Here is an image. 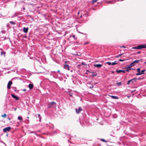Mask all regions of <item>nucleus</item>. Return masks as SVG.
<instances>
[{
  "instance_id": "nucleus-6",
  "label": "nucleus",
  "mask_w": 146,
  "mask_h": 146,
  "mask_svg": "<svg viewBox=\"0 0 146 146\" xmlns=\"http://www.w3.org/2000/svg\"><path fill=\"white\" fill-rule=\"evenodd\" d=\"M29 28L28 27L26 28L24 27L23 28V31L25 33H27L28 31Z\"/></svg>"
},
{
  "instance_id": "nucleus-53",
  "label": "nucleus",
  "mask_w": 146,
  "mask_h": 146,
  "mask_svg": "<svg viewBox=\"0 0 146 146\" xmlns=\"http://www.w3.org/2000/svg\"><path fill=\"white\" fill-rule=\"evenodd\" d=\"M73 37L74 38L75 37V36L74 35H73Z\"/></svg>"
},
{
  "instance_id": "nucleus-15",
  "label": "nucleus",
  "mask_w": 146,
  "mask_h": 146,
  "mask_svg": "<svg viewBox=\"0 0 146 146\" xmlns=\"http://www.w3.org/2000/svg\"><path fill=\"white\" fill-rule=\"evenodd\" d=\"M142 60L141 59V60H136L134 61L133 62V63L134 64H135V63H137L139 61H140L141 60Z\"/></svg>"
},
{
  "instance_id": "nucleus-51",
  "label": "nucleus",
  "mask_w": 146,
  "mask_h": 146,
  "mask_svg": "<svg viewBox=\"0 0 146 146\" xmlns=\"http://www.w3.org/2000/svg\"><path fill=\"white\" fill-rule=\"evenodd\" d=\"M57 72H60V70H58V71H57Z\"/></svg>"
},
{
  "instance_id": "nucleus-18",
  "label": "nucleus",
  "mask_w": 146,
  "mask_h": 146,
  "mask_svg": "<svg viewBox=\"0 0 146 146\" xmlns=\"http://www.w3.org/2000/svg\"><path fill=\"white\" fill-rule=\"evenodd\" d=\"M117 64V62L116 61H115V62H112V63H111V65H114L115 64Z\"/></svg>"
},
{
  "instance_id": "nucleus-23",
  "label": "nucleus",
  "mask_w": 146,
  "mask_h": 146,
  "mask_svg": "<svg viewBox=\"0 0 146 146\" xmlns=\"http://www.w3.org/2000/svg\"><path fill=\"white\" fill-rule=\"evenodd\" d=\"M139 46H137L133 47L132 48H133V49H139Z\"/></svg>"
},
{
  "instance_id": "nucleus-45",
  "label": "nucleus",
  "mask_w": 146,
  "mask_h": 146,
  "mask_svg": "<svg viewBox=\"0 0 146 146\" xmlns=\"http://www.w3.org/2000/svg\"><path fill=\"white\" fill-rule=\"evenodd\" d=\"M26 89H23V91H26Z\"/></svg>"
},
{
  "instance_id": "nucleus-8",
  "label": "nucleus",
  "mask_w": 146,
  "mask_h": 146,
  "mask_svg": "<svg viewBox=\"0 0 146 146\" xmlns=\"http://www.w3.org/2000/svg\"><path fill=\"white\" fill-rule=\"evenodd\" d=\"M94 66L95 67L99 68L101 67L102 66V65L101 64H98L94 65Z\"/></svg>"
},
{
  "instance_id": "nucleus-57",
  "label": "nucleus",
  "mask_w": 146,
  "mask_h": 146,
  "mask_svg": "<svg viewBox=\"0 0 146 146\" xmlns=\"http://www.w3.org/2000/svg\"><path fill=\"white\" fill-rule=\"evenodd\" d=\"M38 132H40V131H38Z\"/></svg>"
},
{
  "instance_id": "nucleus-56",
  "label": "nucleus",
  "mask_w": 146,
  "mask_h": 146,
  "mask_svg": "<svg viewBox=\"0 0 146 146\" xmlns=\"http://www.w3.org/2000/svg\"><path fill=\"white\" fill-rule=\"evenodd\" d=\"M6 135H7V136H8V134H7Z\"/></svg>"
},
{
  "instance_id": "nucleus-48",
  "label": "nucleus",
  "mask_w": 146,
  "mask_h": 146,
  "mask_svg": "<svg viewBox=\"0 0 146 146\" xmlns=\"http://www.w3.org/2000/svg\"><path fill=\"white\" fill-rule=\"evenodd\" d=\"M131 70H135V69L131 68Z\"/></svg>"
},
{
  "instance_id": "nucleus-19",
  "label": "nucleus",
  "mask_w": 146,
  "mask_h": 146,
  "mask_svg": "<svg viewBox=\"0 0 146 146\" xmlns=\"http://www.w3.org/2000/svg\"><path fill=\"white\" fill-rule=\"evenodd\" d=\"M10 23L11 24H12V25H15L16 24L15 22H14L12 21H10Z\"/></svg>"
},
{
  "instance_id": "nucleus-40",
  "label": "nucleus",
  "mask_w": 146,
  "mask_h": 146,
  "mask_svg": "<svg viewBox=\"0 0 146 146\" xmlns=\"http://www.w3.org/2000/svg\"><path fill=\"white\" fill-rule=\"evenodd\" d=\"M108 3H111V1H108L107 2Z\"/></svg>"
},
{
  "instance_id": "nucleus-4",
  "label": "nucleus",
  "mask_w": 146,
  "mask_h": 146,
  "mask_svg": "<svg viewBox=\"0 0 146 146\" xmlns=\"http://www.w3.org/2000/svg\"><path fill=\"white\" fill-rule=\"evenodd\" d=\"M12 84V81H10L9 82L7 86V87L8 89H10V88Z\"/></svg>"
},
{
  "instance_id": "nucleus-24",
  "label": "nucleus",
  "mask_w": 146,
  "mask_h": 146,
  "mask_svg": "<svg viewBox=\"0 0 146 146\" xmlns=\"http://www.w3.org/2000/svg\"><path fill=\"white\" fill-rule=\"evenodd\" d=\"M117 84L118 86H121V82H117Z\"/></svg>"
},
{
  "instance_id": "nucleus-34",
  "label": "nucleus",
  "mask_w": 146,
  "mask_h": 146,
  "mask_svg": "<svg viewBox=\"0 0 146 146\" xmlns=\"http://www.w3.org/2000/svg\"><path fill=\"white\" fill-rule=\"evenodd\" d=\"M85 65V63L83 62H82V65Z\"/></svg>"
},
{
  "instance_id": "nucleus-49",
  "label": "nucleus",
  "mask_w": 146,
  "mask_h": 146,
  "mask_svg": "<svg viewBox=\"0 0 146 146\" xmlns=\"http://www.w3.org/2000/svg\"><path fill=\"white\" fill-rule=\"evenodd\" d=\"M70 96H72V95L71 94H70Z\"/></svg>"
},
{
  "instance_id": "nucleus-33",
  "label": "nucleus",
  "mask_w": 146,
  "mask_h": 146,
  "mask_svg": "<svg viewBox=\"0 0 146 146\" xmlns=\"http://www.w3.org/2000/svg\"><path fill=\"white\" fill-rule=\"evenodd\" d=\"M101 140L102 141H103L105 142H106V141L105 140H104V139H101Z\"/></svg>"
},
{
  "instance_id": "nucleus-11",
  "label": "nucleus",
  "mask_w": 146,
  "mask_h": 146,
  "mask_svg": "<svg viewBox=\"0 0 146 146\" xmlns=\"http://www.w3.org/2000/svg\"><path fill=\"white\" fill-rule=\"evenodd\" d=\"M125 69H126V71L128 72L131 69V68L129 66H128V67H127L126 68H125Z\"/></svg>"
},
{
  "instance_id": "nucleus-25",
  "label": "nucleus",
  "mask_w": 146,
  "mask_h": 146,
  "mask_svg": "<svg viewBox=\"0 0 146 146\" xmlns=\"http://www.w3.org/2000/svg\"><path fill=\"white\" fill-rule=\"evenodd\" d=\"M38 118H39V121H41V117H40V115L39 114H38Z\"/></svg>"
},
{
  "instance_id": "nucleus-21",
  "label": "nucleus",
  "mask_w": 146,
  "mask_h": 146,
  "mask_svg": "<svg viewBox=\"0 0 146 146\" xmlns=\"http://www.w3.org/2000/svg\"><path fill=\"white\" fill-rule=\"evenodd\" d=\"M17 119H18L21 120V121L22 120V118L20 116H18V117Z\"/></svg>"
},
{
  "instance_id": "nucleus-58",
  "label": "nucleus",
  "mask_w": 146,
  "mask_h": 146,
  "mask_svg": "<svg viewBox=\"0 0 146 146\" xmlns=\"http://www.w3.org/2000/svg\"><path fill=\"white\" fill-rule=\"evenodd\" d=\"M16 110V108H15V110Z\"/></svg>"
},
{
  "instance_id": "nucleus-12",
  "label": "nucleus",
  "mask_w": 146,
  "mask_h": 146,
  "mask_svg": "<svg viewBox=\"0 0 146 146\" xmlns=\"http://www.w3.org/2000/svg\"><path fill=\"white\" fill-rule=\"evenodd\" d=\"M136 79L137 78H135L131 80H130L128 81L127 84L129 85V84L131 82V81H133V80H136Z\"/></svg>"
},
{
  "instance_id": "nucleus-9",
  "label": "nucleus",
  "mask_w": 146,
  "mask_h": 146,
  "mask_svg": "<svg viewBox=\"0 0 146 146\" xmlns=\"http://www.w3.org/2000/svg\"><path fill=\"white\" fill-rule=\"evenodd\" d=\"M64 68L66 69H67L68 70H70L69 66L68 65L65 64L64 65Z\"/></svg>"
},
{
  "instance_id": "nucleus-17",
  "label": "nucleus",
  "mask_w": 146,
  "mask_h": 146,
  "mask_svg": "<svg viewBox=\"0 0 146 146\" xmlns=\"http://www.w3.org/2000/svg\"><path fill=\"white\" fill-rule=\"evenodd\" d=\"M48 108H50L51 107H53L52 106V104H51V103L50 102L49 103L48 105Z\"/></svg>"
},
{
  "instance_id": "nucleus-52",
  "label": "nucleus",
  "mask_w": 146,
  "mask_h": 146,
  "mask_svg": "<svg viewBox=\"0 0 146 146\" xmlns=\"http://www.w3.org/2000/svg\"><path fill=\"white\" fill-rule=\"evenodd\" d=\"M111 72H112V73H114V72L113 71H111Z\"/></svg>"
},
{
  "instance_id": "nucleus-3",
  "label": "nucleus",
  "mask_w": 146,
  "mask_h": 146,
  "mask_svg": "<svg viewBox=\"0 0 146 146\" xmlns=\"http://www.w3.org/2000/svg\"><path fill=\"white\" fill-rule=\"evenodd\" d=\"M82 110V109L81 107H79L78 109L77 108L76 109V112L77 113H79Z\"/></svg>"
},
{
  "instance_id": "nucleus-37",
  "label": "nucleus",
  "mask_w": 146,
  "mask_h": 146,
  "mask_svg": "<svg viewBox=\"0 0 146 146\" xmlns=\"http://www.w3.org/2000/svg\"><path fill=\"white\" fill-rule=\"evenodd\" d=\"M114 118H115L117 117V115L116 114H115L114 115Z\"/></svg>"
},
{
  "instance_id": "nucleus-5",
  "label": "nucleus",
  "mask_w": 146,
  "mask_h": 146,
  "mask_svg": "<svg viewBox=\"0 0 146 146\" xmlns=\"http://www.w3.org/2000/svg\"><path fill=\"white\" fill-rule=\"evenodd\" d=\"M139 49H141L143 48H146V45L145 44H143L142 45H139Z\"/></svg>"
},
{
  "instance_id": "nucleus-59",
  "label": "nucleus",
  "mask_w": 146,
  "mask_h": 146,
  "mask_svg": "<svg viewBox=\"0 0 146 146\" xmlns=\"http://www.w3.org/2000/svg\"><path fill=\"white\" fill-rule=\"evenodd\" d=\"M145 63H146V62H145Z\"/></svg>"
},
{
  "instance_id": "nucleus-32",
  "label": "nucleus",
  "mask_w": 146,
  "mask_h": 146,
  "mask_svg": "<svg viewBox=\"0 0 146 146\" xmlns=\"http://www.w3.org/2000/svg\"><path fill=\"white\" fill-rule=\"evenodd\" d=\"M97 74H93V75H92V76L93 77H94V76H97Z\"/></svg>"
},
{
  "instance_id": "nucleus-47",
  "label": "nucleus",
  "mask_w": 146,
  "mask_h": 146,
  "mask_svg": "<svg viewBox=\"0 0 146 146\" xmlns=\"http://www.w3.org/2000/svg\"><path fill=\"white\" fill-rule=\"evenodd\" d=\"M8 119L9 120H11V119L10 118H8Z\"/></svg>"
},
{
  "instance_id": "nucleus-1",
  "label": "nucleus",
  "mask_w": 146,
  "mask_h": 146,
  "mask_svg": "<svg viewBox=\"0 0 146 146\" xmlns=\"http://www.w3.org/2000/svg\"><path fill=\"white\" fill-rule=\"evenodd\" d=\"M11 129V127H7L4 128L3 129V131L6 132L7 131H9Z\"/></svg>"
},
{
  "instance_id": "nucleus-7",
  "label": "nucleus",
  "mask_w": 146,
  "mask_h": 146,
  "mask_svg": "<svg viewBox=\"0 0 146 146\" xmlns=\"http://www.w3.org/2000/svg\"><path fill=\"white\" fill-rule=\"evenodd\" d=\"M137 71L138 72V73H137L136 74V75H141V71L140 70V68H137Z\"/></svg>"
},
{
  "instance_id": "nucleus-42",
  "label": "nucleus",
  "mask_w": 146,
  "mask_h": 146,
  "mask_svg": "<svg viewBox=\"0 0 146 146\" xmlns=\"http://www.w3.org/2000/svg\"><path fill=\"white\" fill-rule=\"evenodd\" d=\"M16 16V14H15L13 15V17H15V16Z\"/></svg>"
},
{
  "instance_id": "nucleus-43",
  "label": "nucleus",
  "mask_w": 146,
  "mask_h": 146,
  "mask_svg": "<svg viewBox=\"0 0 146 146\" xmlns=\"http://www.w3.org/2000/svg\"><path fill=\"white\" fill-rule=\"evenodd\" d=\"M121 48H122H122H125V47L123 46H121Z\"/></svg>"
},
{
  "instance_id": "nucleus-31",
  "label": "nucleus",
  "mask_w": 146,
  "mask_h": 146,
  "mask_svg": "<svg viewBox=\"0 0 146 146\" xmlns=\"http://www.w3.org/2000/svg\"><path fill=\"white\" fill-rule=\"evenodd\" d=\"M136 80H133V81H131V82L132 83H133L134 82H136Z\"/></svg>"
},
{
  "instance_id": "nucleus-36",
  "label": "nucleus",
  "mask_w": 146,
  "mask_h": 146,
  "mask_svg": "<svg viewBox=\"0 0 146 146\" xmlns=\"http://www.w3.org/2000/svg\"><path fill=\"white\" fill-rule=\"evenodd\" d=\"M31 133H35V134L36 135H37V134L34 131H32V132H30Z\"/></svg>"
},
{
  "instance_id": "nucleus-50",
  "label": "nucleus",
  "mask_w": 146,
  "mask_h": 146,
  "mask_svg": "<svg viewBox=\"0 0 146 146\" xmlns=\"http://www.w3.org/2000/svg\"><path fill=\"white\" fill-rule=\"evenodd\" d=\"M88 43H89V42H86V43H85V44H88Z\"/></svg>"
},
{
  "instance_id": "nucleus-13",
  "label": "nucleus",
  "mask_w": 146,
  "mask_h": 146,
  "mask_svg": "<svg viewBox=\"0 0 146 146\" xmlns=\"http://www.w3.org/2000/svg\"><path fill=\"white\" fill-rule=\"evenodd\" d=\"M29 88L30 89H32L33 87V84H30L29 85Z\"/></svg>"
},
{
  "instance_id": "nucleus-27",
  "label": "nucleus",
  "mask_w": 146,
  "mask_h": 146,
  "mask_svg": "<svg viewBox=\"0 0 146 146\" xmlns=\"http://www.w3.org/2000/svg\"><path fill=\"white\" fill-rule=\"evenodd\" d=\"M7 115L6 114H4L3 115H2L1 116L2 117H5Z\"/></svg>"
},
{
  "instance_id": "nucleus-44",
  "label": "nucleus",
  "mask_w": 146,
  "mask_h": 146,
  "mask_svg": "<svg viewBox=\"0 0 146 146\" xmlns=\"http://www.w3.org/2000/svg\"><path fill=\"white\" fill-rule=\"evenodd\" d=\"M93 88V85H92V86L90 87V88Z\"/></svg>"
},
{
  "instance_id": "nucleus-2",
  "label": "nucleus",
  "mask_w": 146,
  "mask_h": 146,
  "mask_svg": "<svg viewBox=\"0 0 146 146\" xmlns=\"http://www.w3.org/2000/svg\"><path fill=\"white\" fill-rule=\"evenodd\" d=\"M11 96L13 98H14L16 100H19V97H18L17 96H16L15 95L13 94H11Z\"/></svg>"
},
{
  "instance_id": "nucleus-55",
  "label": "nucleus",
  "mask_w": 146,
  "mask_h": 146,
  "mask_svg": "<svg viewBox=\"0 0 146 146\" xmlns=\"http://www.w3.org/2000/svg\"><path fill=\"white\" fill-rule=\"evenodd\" d=\"M79 12H78V15L79 14Z\"/></svg>"
},
{
  "instance_id": "nucleus-39",
  "label": "nucleus",
  "mask_w": 146,
  "mask_h": 146,
  "mask_svg": "<svg viewBox=\"0 0 146 146\" xmlns=\"http://www.w3.org/2000/svg\"><path fill=\"white\" fill-rule=\"evenodd\" d=\"M143 78H138L137 79L138 80H141L143 79Z\"/></svg>"
},
{
  "instance_id": "nucleus-38",
  "label": "nucleus",
  "mask_w": 146,
  "mask_h": 146,
  "mask_svg": "<svg viewBox=\"0 0 146 146\" xmlns=\"http://www.w3.org/2000/svg\"><path fill=\"white\" fill-rule=\"evenodd\" d=\"M0 143H3L5 145V144L2 141H0Z\"/></svg>"
},
{
  "instance_id": "nucleus-20",
  "label": "nucleus",
  "mask_w": 146,
  "mask_h": 146,
  "mask_svg": "<svg viewBox=\"0 0 146 146\" xmlns=\"http://www.w3.org/2000/svg\"><path fill=\"white\" fill-rule=\"evenodd\" d=\"M145 71V70H143L141 71V75L143 74H144V72Z\"/></svg>"
},
{
  "instance_id": "nucleus-22",
  "label": "nucleus",
  "mask_w": 146,
  "mask_h": 146,
  "mask_svg": "<svg viewBox=\"0 0 146 146\" xmlns=\"http://www.w3.org/2000/svg\"><path fill=\"white\" fill-rule=\"evenodd\" d=\"M51 104H52V105L53 106V105H55L56 104V103L55 102H50Z\"/></svg>"
},
{
  "instance_id": "nucleus-41",
  "label": "nucleus",
  "mask_w": 146,
  "mask_h": 146,
  "mask_svg": "<svg viewBox=\"0 0 146 146\" xmlns=\"http://www.w3.org/2000/svg\"><path fill=\"white\" fill-rule=\"evenodd\" d=\"M97 0H93V2H95L97 1Z\"/></svg>"
},
{
  "instance_id": "nucleus-28",
  "label": "nucleus",
  "mask_w": 146,
  "mask_h": 146,
  "mask_svg": "<svg viewBox=\"0 0 146 146\" xmlns=\"http://www.w3.org/2000/svg\"><path fill=\"white\" fill-rule=\"evenodd\" d=\"M122 54H119V55H118V56H116L115 57L116 58H118Z\"/></svg>"
},
{
  "instance_id": "nucleus-54",
  "label": "nucleus",
  "mask_w": 146,
  "mask_h": 146,
  "mask_svg": "<svg viewBox=\"0 0 146 146\" xmlns=\"http://www.w3.org/2000/svg\"><path fill=\"white\" fill-rule=\"evenodd\" d=\"M23 9H25V8H23Z\"/></svg>"
},
{
  "instance_id": "nucleus-30",
  "label": "nucleus",
  "mask_w": 146,
  "mask_h": 146,
  "mask_svg": "<svg viewBox=\"0 0 146 146\" xmlns=\"http://www.w3.org/2000/svg\"><path fill=\"white\" fill-rule=\"evenodd\" d=\"M124 60H123V59H120L119 60V61H121V62H123V61H124Z\"/></svg>"
},
{
  "instance_id": "nucleus-46",
  "label": "nucleus",
  "mask_w": 146,
  "mask_h": 146,
  "mask_svg": "<svg viewBox=\"0 0 146 146\" xmlns=\"http://www.w3.org/2000/svg\"><path fill=\"white\" fill-rule=\"evenodd\" d=\"M141 53V51H139L137 52L138 54H140Z\"/></svg>"
},
{
  "instance_id": "nucleus-14",
  "label": "nucleus",
  "mask_w": 146,
  "mask_h": 146,
  "mask_svg": "<svg viewBox=\"0 0 146 146\" xmlns=\"http://www.w3.org/2000/svg\"><path fill=\"white\" fill-rule=\"evenodd\" d=\"M110 97H111L113 99H118V97L117 96H110Z\"/></svg>"
},
{
  "instance_id": "nucleus-35",
  "label": "nucleus",
  "mask_w": 146,
  "mask_h": 146,
  "mask_svg": "<svg viewBox=\"0 0 146 146\" xmlns=\"http://www.w3.org/2000/svg\"><path fill=\"white\" fill-rule=\"evenodd\" d=\"M55 72L54 71H53L52 72V73H51L50 74V75L51 76H53V74H52V73H54V72Z\"/></svg>"
},
{
  "instance_id": "nucleus-26",
  "label": "nucleus",
  "mask_w": 146,
  "mask_h": 146,
  "mask_svg": "<svg viewBox=\"0 0 146 146\" xmlns=\"http://www.w3.org/2000/svg\"><path fill=\"white\" fill-rule=\"evenodd\" d=\"M5 52H4L2 51L1 52V55H2L3 54L4 55H5Z\"/></svg>"
},
{
  "instance_id": "nucleus-29",
  "label": "nucleus",
  "mask_w": 146,
  "mask_h": 146,
  "mask_svg": "<svg viewBox=\"0 0 146 146\" xmlns=\"http://www.w3.org/2000/svg\"><path fill=\"white\" fill-rule=\"evenodd\" d=\"M106 63L108 64L109 65H110L111 64V63L110 62H106Z\"/></svg>"
},
{
  "instance_id": "nucleus-16",
  "label": "nucleus",
  "mask_w": 146,
  "mask_h": 146,
  "mask_svg": "<svg viewBox=\"0 0 146 146\" xmlns=\"http://www.w3.org/2000/svg\"><path fill=\"white\" fill-rule=\"evenodd\" d=\"M135 65V64H134L133 63V62H132V63H131V64H130L129 65V66H130L131 68V67L134 66Z\"/></svg>"
},
{
  "instance_id": "nucleus-10",
  "label": "nucleus",
  "mask_w": 146,
  "mask_h": 146,
  "mask_svg": "<svg viewBox=\"0 0 146 146\" xmlns=\"http://www.w3.org/2000/svg\"><path fill=\"white\" fill-rule=\"evenodd\" d=\"M125 70H116V72L118 73H119L121 72H123V73H125Z\"/></svg>"
}]
</instances>
